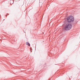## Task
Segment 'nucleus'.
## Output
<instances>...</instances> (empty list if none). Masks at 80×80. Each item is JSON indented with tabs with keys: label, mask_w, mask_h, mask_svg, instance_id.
<instances>
[{
	"label": "nucleus",
	"mask_w": 80,
	"mask_h": 80,
	"mask_svg": "<svg viewBox=\"0 0 80 80\" xmlns=\"http://www.w3.org/2000/svg\"><path fill=\"white\" fill-rule=\"evenodd\" d=\"M26 45H28V46H29V47H30V43H28V42H27L26 43Z\"/></svg>",
	"instance_id": "obj_3"
},
{
	"label": "nucleus",
	"mask_w": 80,
	"mask_h": 80,
	"mask_svg": "<svg viewBox=\"0 0 80 80\" xmlns=\"http://www.w3.org/2000/svg\"><path fill=\"white\" fill-rule=\"evenodd\" d=\"M67 21L69 23L73 22L74 21V17L72 16H69L68 17Z\"/></svg>",
	"instance_id": "obj_2"
},
{
	"label": "nucleus",
	"mask_w": 80,
	"mask_h": 80,
	"mask_svg": "<svg viewBox=\"0 0 80 80\" xmlns=\"http://www.w3.org/2000/svg\"><path fill=\"white\" fill-rule=\"evenodd\" d=\"M72 24L67 23L66 25L64 28L65 30L68 31V30H69L72 28Z\"/></svg>",
	"instance_id": "obj_1"
}]
</instances>
